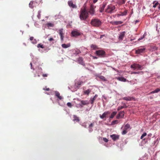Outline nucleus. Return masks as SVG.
<instances>
[{
    "label": "nucleus",
    "mask_w": 160,
    "mask_h": 160,
    "mask_svg": "<svg viewBox=\"0 0 160 160\" xmlns=\"http://www.w3.org/2000/svg\"><path fill=\"white\" fill-rule=\"evenodd\" d=\"M106 5L105 3H103L102 6L100 7L99 9V12H102L104 10V8Z\"/></svg>",
    "instance_id": "nucleus-18"
},
{
    "label": "nucleus",
    "mask_w": 160,
    "mask_h": 160,
    "mask_svg": "<svg viewBox=\"0 0 160 160\" xmlns=\"http://www.w3.org/2000/svg\"><path fill=\"white\" fill-rule=\"evenodd\" d=\"M95 58H97V57H95Z\"/></svg>",
    "instance_id": "nucleus-60"
},
{
    "label": "nucleus",
    "mask_w": 160,
    "mask_h": 160,
    "mask_svg": "<svg viewBox=\"0 0 160 160\" xmlns=\"http://www.w3.org/2000/svg\"><path fill=\"white\" fill-rule=\"evenodd\" d=\"M142 72H132L131 73V74H139V73H140Z\"/></svg>",
    "instance_id": "nucleus-42"
},
{
    "label": "nucleus",
    "mask_w": 160,
    "mask_h": 160,
    "mask_svg": "<svg viewBox=\"0 0 160 160\" xmlns=\"http://www.w3.org/2000/svg\"><path fill=\"white\" fill-rule=\"evenodd\" d=\"M152 135V134H149L148 135V136H151Z\"/></svg>",
    "instance_id": "nucleus-58"
},
{
    "label": "nucleus",
    "mask_w": 160,
    "mask_h": 160,
    "mask_svg": "<svg viewBox=\"0 0 160 160\" xmlns=\"http://www.w3.org/2000/svg\"><path fill=\"white\" fill-rule=\"evenodd\" d=\"M116 9L115 5L111 4L108 5L105 10V12L110 14L113 12L114 10Z\"/></svg>",
    "instance_id": "nucleus-3"
},
{
    "label": "nucleus",
    "mask_w": 160,
    "mask_h": 160,
    "mask_svg": "<svg viewBox=\"0 0 160 160\" xmlns=\"http://www.w3.org/2000/svg\"><path fill=\"white\" fill-rule=\"evenodd\" d=\"M105 36L104 35H101L100 38L101 39L103 37Z\"/></svg>",
    "instance_id": "nucleus-54"
},
{
    "label": "nucleus",
    "mask_w": 160,
    "mask_h": 160,
    "mask_svg": "<svg viewBox=\"0 0 160 160\" xmlns=\"http://www.w3.org/2000/svg\"><path fill=\"white\" fill-rule=\"evenodd\" d=\"M125 32L124 31L121 32L119 37L118 39L120 40H122L125 36Z\"/></svg>",
    "instance_id": "nucleus-15"
},
{
    "label": "nucleus",
    "mask_w": 160,
    "mask_h": 160,
    "mask_svg": "<svg viewBox=\"0 0 160 160\" xmlns=\"http://www.w3.org/2000/svg\"><path fill=\"white\" fill-rule=\"evenodd\" d=\"M110 112L109 111H106L104 112L102 114L99 115L100 117L102 119H103L108 117V115L110 114Z\"/></svg>",
    "instance_id": "nucleus-7"
},
{
    "label": "nucleus",
    "mask_w": 160,
    "mask_h": 160,
    "mask_svg": "<svg viewBox=\"0 0 160 160\" xmlns=\"http://www.w3.org/2000/svg\"><path fill=\"white\" fill-rule=\"evenodd\" d=\"M71 34L73 37H76L81 35L80 33L78 31H73L71 32Z\"/></svg>",
    "instance_id": "nucleus-8"
},
{
    "label": "nucleus",
    "mask_w": 160,
    "mask_h": 160,
    "mask_svg": "<svg viewBox=\"0 0 160 160\" xmlns=\"http://www.w3.org/2000/svg\"><path fill=\"white\" fill-rule=\"evenodd\" d=\"M146 36V33H145L144 35H143V36L142 37H141L140 38H139L138 39V40L139 41H140L141 40H142V39H143V38H145V36Z\"/></svg>",
    "instance_id": "nucleus-40"
},
{
    "label": "nucleus",
    "mask_w": 160,
    "mask_h": 160,
    "mask_svg": "<svg viewBox=\"0 0 160 160\" xmlns=\"http://www.w3.org/2000/svg\"><path fill=\"white\" fill-rule=\"evenodd\" d=\"M160 91V88H156L155 90L151 92L150 93H157Z\"/></svg>",
    "instance_id": "nucleus-27"
},
{
    "label": "nucleus",
    "mask_w": 160,
    "mask_h": 160,
    "mask_svg": "<svg viewBox=\"0 0 160 160\" xmlns=\"http://www.w3.org/2000/svg\"><path fill=\"white\" fill-rule=\"evenodd\" d=\"M128 12V11L126 10H125L124 12H120V14H118L117 15V16L118 17H119L120 16H125L127 15Z\"/></svg>",
    "instance_id": "nucleus-16"
},
{
    "label": "nucleus",
    "mask_w": 160,
    "mask_h": 160,
    "mask_svg": "<svg viewBox=\"0 0 160 160\" xmlns=\"http://www.w3.org/2000/svg\"><path fill=\"white\" fill-rule=\"evenodd\" d=\"M98 0H93V2L95 3L98 1Z\"/></svg>",
    "instance_id": "nucleus-55"
},
{
    "label": "nucleus",
    "mask_w": 160,
    "mask_h": 160,
    "mask_svg": "<svg viewBox=\"0 0 160 160\" xmlns=\"http://www.w3.org/2000/svg\"><path fill=\"white\" fill-rule=\"evenodd\" d=\"M47 26L48 27H53V24L51 23H48L47 24Z\"/></svg>",
    "instance_id": "nucleus-35"
},
{
    "label": "nucleus",
    "mask_w": 160,
    "mask_h": 160,
    "mask_svg": "<svg viewBox=\"0 0 160 160\" xmlns=\"http://www.w3.org/2000/svg\"><path fill=\"white\" fill-rule=\"evenodd\" d=\"M158 9L160 10V3L159 4V6L158 7Z\"/></svg>",
    "instance_id": "nucleus-56"
},
{
    "label": "nucleus",
    "mask_w": 160,
    "mask_h": 160,
    "mask_svg": "<svg viewBox=\"0 0 160 160\" xmlns=\"http://www.w3.org/2000/svg\"><path fill=\"white\" fill-rule=\"evenodd\" d=\"M41 11H38V14L37 16V17L39 19H40V18L41 17Z\"/></svg>",
    "instance_id": "nucleus-36"
},
{
    "label": "nucleus",
    "mask_w": 160,
    "mask_h": 160,
    "mask_svg": "<svg viewBox=\"0 0 160 160\" xmlns=\"http://www.w3.org/2000/svg\"><path fill=\"white\" fill-rule=\"evenodd\" d=\"M103 140L106 142H108V140L105 138H103Z\"/></svg>",
    "instance_id": "nucleus-45"
},
{
    "label": "nucleus",
    "mask_w": 160,
    "mask_h": 160,
    "mask_svg": "<svg viewBox=\"0 0 160 160\" xmlns=\"http://www.w3.org/2000/svg\"><path fill=\"white\" fill-rule=\"evenodd\" d=\"M122 99L126 101H131L132 100V98L130 97H125L122 98Z\"/></svg>",
    "instance_id": "nucleus-29"
},
{
    "label": "nucleus",
    "mask_w": 160,
    "mask_h": 160,
    "mask_svg": "<svg viewBox=\"0 0 160 160\" xmlns=\"http://www.w3.org/2000/svg\"><path fill=\"white\" fill-rule=\"evenodd\" d=\"M127 0H119V3L120 4H124Z\"/></svg>",
    "instance_id": "nucleus-33"
},
{
    "label": "nucleus",
    "mask_w": 160,
    "mask_h": 160,
    "mask_svg": "<svg viewBox=\"0 0 160 160\" xmlns=\"http://www.w3.org/2000/svg\"><path fill=\"white\" fill-rule=\"evenodd\" d=\"M33 39L34 38L32 37H31L30 38V39L31 41H32V40H33Z\"/></svg>",
    "instance_id": "nucleus-52"
},
{
    "label": "nucleus",
    "mask_w": 160,
    "mask_h": 160,
    "mask_svg": "<svg viewBox=\"0 0 160 160\" xmlns=\"http://www.w3.org/2000/svg\"><path fill=\"white\" fill-rule=\"evenodd\" d=\"M62 46L63 48H66L70 47V43L68 44H62Z\"/></svg>",
    "instance_id": "nucleus-23"
},
{
    "label": "nucleus",
    "mask_w": 160,
    "mask_h": 160,
    "mask_svg": "<svg viewBox=\"0 0 160 160\" xmlns=\"http://www.w3.org/2000/svg\"><path fill=\"white\" fill-rule=\"evenodd\" d=\"M30 65H31V69H32V63H30Z\"/></svg>",
    "instance_id": "nucleus-57"
},
{
    "label": "nucleus",
    "mask_w": 160,
    "mask_h": 160,
    "mask_svg": "<svg viewBox=\"0 0 160 160\" xmlns=\"http://www.w3.org/2000/svg\"><path fill=\"white\" fill-rule=\"evenodd\" d=\"M42 76L43 77H47L48 76V75L46 74H43L42 75Z\"/></svg>",
    "instance_id": "nucleus-51"
},
{
    "label": "nucleus",
    "mask_w": 160,
    "mask_h": 160,
    "mask_svg": "<svg viewBox=\"0 0 160 160\" xmlns=\"http://www.w3.org/2000/svg\"><path fill=\"white\" fill-rule=\"evenodd\" d=\"M91 92V90L90 89H88L83 92V94H84L88 95L89 93Z\"/></svg>",
    "instance_id": "nucleus-25"
},
{
    "label": "nucleus",
    "mask_w": 160,
    "mask_h": 160,
    "mask_svg": "<svg viewBox=\"0 0 160 160\" xmlns=\"http://www.w3.org/2000/svg\"><path fill=\"white\" fill-rule=\"evenodd\" d=\"M131 68H132L134 70H141L143 68L142 66L136 63L131 65Z\"/></svg>",
    "instance_id": "nucleus-4"
},
{
    "label": "nucleus",
    "mask_w": 160,
    "mask_h": 160,
    "mask_svg": "<svg viewBox=\"0 0 160 160\" xmlns=\"http://www.w3.org/2000/svg\"><path fill=\"white\" fill-rule=\"evenodd\" d=\"M92 129L91 130H89V131H90V132H92Z\"/></svg>",
    "instance_id": "nucleus-59"
},
{
    "label": "nucleus",
    "mask_w": 160,
    "mask_h": 160,
    "mask_svg": "<svg viewBox=\"0 0 160 160\" xmlns=\"http://www.w3.org/2000/svg\"><path fill=\"white\" fill-rule=\"evenodd\" d=\"M156 2V1H154L153 2V4H154V5H153V7L154 8H156L157 6L159 4V3L158 2Z\"/></svg>",
    "instance_id": "nucleus-32"
},
{
    "label": "nucleus",
    "mask_w": 160,
    "mask_h": 160,
    "mask_svg": "<svg viewBox=\"0 0 160 160\" xmlns=\"http://www.w3.org/2000/svg\"><path fill=\"white\" fill-rule=\"evenodd\" d=\"M101 22L97 18L92 19L91 22V24L94 27H98L101 25Z\"/></svg>",
    "instance_id": "nucleus-2"
},
{
    "label": "nucleus",
    "mask_w": 160,
    "mask_h": 160,
    "mask_svg": "<svg viewBox=\"0 0 160 160\" xmlns=\"http://www.w3.org/2000/svg\"><path fill=\"white\" fill-rule=\"evenodd\" d=\"M96 8L95 6L93 4H91L88 13L91 15H93L95 13V8Z\"/></svg>",
    "instance_id": "nucleus-6"
},
{
    "label": "nucleus",
    "mask_w": 160,
    "mask_h": 160,
    "mask_svg": "<svg viewBox=\"0 0 160 160\" xmlns=\"http://www.w3.org/2000/svg\"><path fill=\"white\" fill-rule=\"evenodd\" d=\"M91 48L93 50H96L98 49L97 46L94 44H91Z\"/></svg>",
    "instance_id": "nucleus-26"
},
{
    "label": "nucleus",
    "mask_w": 160,
    "mask_h": 160,
    "mask_svg": "<svg viewBox=\"0 0 160 160\" xmlns=\"http://www.w3.org/2000/svg\"><path fill=\"white\" fill-rule=\"evenodd\" d=\"M124 111H122L120 112L117 117L118 119L119 118H123L124 116Z\"/></svg>",
    "instance_id": "nucleus-14"
},
{
    "label": "nucleus",
    "mask_w": 160,
    "mask_h": 160,
    "mask_svg": "<svg viewBox=\"0 0 160 160\" xmlns=\"http://www.w3.org/2000/svg\"><path fill=\"white\" fill-rule=\"evenodd\" d=\"M58 33L60 35V36L61 39L62 41L63 40L64 38V33L63 32V29H61L59 30Z\"/></svg>",
    "instance_id": "nucleus-11"
},
{
    "label": "nucleus",
    "mask_w": 160,
    "mask_h": 160,
    "mask_svg": "<svg viewBox=\"0 0 160 160\" xmlns=\"http://www.w3.org/2000/svg\"><path fill=\"white\" fill-rule=\"evenodd\" d=\"M122 106L123 108H127V106L125 103L123 104V105Z\"/></svg>",
    "instance_id": "nucleus-50"
},
{
    "label": "nucleus",
    "mask_w": 160,
    "mask_h": 160,
    "mask_svg": "<svg viewBox=\"0 0 160 160\" xmlns=\"http://www.w3.org/2000/svg\"><path fill=\"white\" fill-rule=\"evenodd\" d=\"M68 4L69 7L72 8H77V6L73 3L72 1H68Z\"/></svg>",
    "instance_id": "nucleus-12"
},
{
    "label": "nucleus",
    "mask_w": 160,
    "mask_h": 160,
    "mask_svg": "<svg viewBox=\"0 0 160 160\" xmlns=\"http://www.w3.org/2000/svg\"><path fill=\"white\" fill-rule=\"evenodd\" d=\"M110 136L114 141H115L116 140L118 139L119 137V135L115 134L111 135Z\"/></svg>",
    "instance_id": "nucleus-10"
},
{
    "label": "nucleus",
    "mask_w": 160,
    "mask_h": 160,
    "mask_svg": "<svg viewBox=\"0 0 160 160\" xmlns=\"http://www.w3.org/2000/svg\"><path fill=\"white\" fill-rule=\"evenodd\" d=\"M93 123H91V124L89 125V128H90L91 127H93Z\"/></svg>",
    "instance_id": "nucleus-49"
},
{
    "label": "nucleus",
    "mask_w": 160,
    "mask_h": 160,
    "mask_svg": "<svg viewBox=\"0 0 160 160\" xmlns=\"http://www.w3.org/2000/svg\"><path fill=\"white\" fill-rule=\"evenodd\" d=\"M118 122V121L117 120H114L112 122V124H117V123Z\"/></svg>",
    "instance_id": "nucleus-43"
},
{
    "label": "nucleus",
    "mask_w": 160,
    "mask_h": 160,
    "mask_svg": "<svg viewBox=\"0 0 160 160\" xmlns=\"http://www.w3.org/2000/svg\"><path fill=\"white\" fill-rule=\"evenodd\" d=\"M81 104H80L81 106L82 105H85L88 104L89 103V102L87 100H82L81 101Z\"/></svg>",
    "instance_id": "nucleus-19"
},
{
    "label": "nucleus",
    "mask_w": 160,
    "mask_h": 160,
    "mask_svg": "<svg viewBox=\"0 0 160 160\" xmlns=\"http://www.w3.org/2000/svg\"><path fill=\"white\" fill-rule=\"evenodd\" d=\"M123 106H119L117 108L118 111H119L121 109H122V108H123Z\"/></svg>",
    "instance_id": "nucleus-44"
},
{
    "label": "nucleus",
    "mask_w": 160,
    "mask_h": 160,
    "mask_svg": "<svg viewBox=\"0 0 160 160\" xmlns=\"http://www.w3.org/2000/svg\"><path fill=\"white\" fill-rule=\"evenodd\" d=\"M89 17L88 12L85 7L81 8L80 12L79 18L81 20H86Z\"/></svg>",
    "instance_id": "nucleus-1"
},
{
    "label": "nucleus",
    "mask_w": 160,
    "mask_h": 160,
    "mask_svg": "<svg viewBox=\"0 0 160 160\" xmlns=\"http://www.w3.org/2000/svg\"><path fill=\"white\" fill-rule=\"evenodd\" d=\"M114 69L115 70V71H117V70L116 69Z\"/></svg>",
    "instance_id": "nucleus-62"
},
{
    "label": "nucleus",
    "mask_w": 160,
    "mask_h": 160,
    "mask_svg": "<svg viewBox=\"0 0 160 160\" xmlns=\"http://www.w3.org/2000/svg\"><path fill=\"white\" fill-rule=\"evenodd\" d=\"M73 121L77 122H78L80 121L79 118L76 115H73Z\"/></svg>",
    "instance_id": "nucleus-20"
},
{
    "label": "nucleus",
    "mask_w": 160,
    "mask_h": 160,
    "mask_svg": "<svg viewBox=\"0 0 160 160\" xmlns=\"http://www.w3.org/2000/svg\"><path fill=\"white\" fill-rule=\"evenodd\" d=\"M139 22V21L138 20H136L135 21V24H136L137 23Z\"/></svg>",
    "instance_id": "nucleus-53"
},
{
    "label": "nucleus",
    "mask_w": 160,
    "mask_h": 160,
    "mask_svg": "<svg viewBox=\"0 0 160 160\" xmlns=\"http://www.w3.org/2000/svg\"><path fill=\"white\" fill-rule=\"evenodd\" d=\"M78 63H79L81 65H84V63L83 62V59L81 57H79L78 59Z\"/></svg>",
    "instance_id": "nucleus-22"
},
{
    "label": "nucleus",
    "mask_w": 160,
    "mask_h": 160,
    "mask_svg": "<svg viewBox=\"0 0 160 160\" xmlns=\"http://www.w3.org/2000/svg\"><path fill=\"white\" fill-rule=\"evenodd\" d=\"M143 140H145V138H144V139H143Z\"/></svg>",
    "instance_id": "nucleus-61"
},
{
    "label": "nucleus",
    "mask_w": 160,
    "mask_h": 160,
    "mask_svg": "<svg viewBox=\"0 0 160 160\" xmlns=\"http://www.w3.org/2000/svg\"><path fill=\"white\" fill-rule=\"evenodd\" d=\"M96 53L98 56L104 57L106 53L103 50H98L96 51Z\"/></svg>",
    "instance_id": "nucleus-5"
},
{
    "label": "nucleus",
    "mask_w": 160,
    "mask_h": 160,
    "mask_svg": "<svg viewBox=\"0 0 160 160\" xmlns=\"http://www.w3.org/2000/svg\"><path fill=\"white\" fill-rule=\"evenodd\" d=\"M67 106L70 107H71L72 106V104L71 102H68L67 103Z\"/></svg>",
    "instance_id": "nucleus-47"
},
{
    "label": "nucleus",
    "mask_w": 160,
    "mask_h": 160,
    "mask_svg": "<svg viewBox=\"0 0 160 160\" xmlns=\"http://www.w3.org/2000/svg\"><path fill=\"white\" fill-rule=\"evenodd\" d=\"M145 50V48L143 47L141 48H139L137 50H136L135 53L136 54H140L144 52Z\"/></svg>",
    "instance_id": "nucleus-9"
},
{
    "label": "nucleus",
    "mask_w": 160,
    "mask_h": 160,
    "mask_svg": "<svg viewBox=\"0 0 160 160\" xmlns=\"http://www.w3.org/2000/svg\"><path fill=\"white\" fill-rule=\"evenodd\" d=\"M117 114V112H113L111 114V116L110 117V118H113L114 116L116 115Z\"/></svg>",
    "instance_id": "nucleus-30"
},
{
    "label": "nucleus",
    "mask_w": 160,
    "mask_h": 160,
    "mask_svg": "<svg viewBox=\"0 0 160 160\" xmlns=\"http://www.w3.org/2000/svg\"><path fill=\"white\" fill-rule=\"evenodd\" d=\"M98 77L103 81H106L107 80L105 77L103 76L100 75Z\"/></svg>",
    "instance_id": "nucleus-31"
},
{
    "label": "nucleus",
    "mask_w": 160,
    "mask_h": 160,
    "mask_svg": "<svg viewBox=\"0 0 160 160\" xmlns=\"http://www.w3.org/2000/svg\"><path fill=\"white\" fill-rule=\"evenodd\" d=\"M116 79L120 81L125 82L127 81L126 79L122 77L116 78Z\"/></svg>",
    "instance_id": "nucleus-21"
},
{
    "label": "nucleus",
    "mask_w": 160,
    "mask_h": 160,
    "mask_svg": "<svg viewBox=\"0 0 160 160\" xmlns=\"http://www.w3.org/2000/svg\"><path fill=\"white\" fill-rule=\"evenodd\" d=\"M37 47L38 48H44V47L43 46V45L41 44H38L37 45Z\"/></svg>",
    "instance_id": "nucleus-34"
},
{
    "label": "nucleus",
    "mask_w": 160,
    "mask_h": 160,
    "mask_svg": "<svg viewBox=\"0 0 160 160\" xmlns=\"http://www.w3.org/2000/svg\"><path fill=\"white\" fill-rule=\"evenodd\" d=\"M55 95L59 99L62 100L63 98L60 95V94L58 91H55Z\"/></svg>",
    "instance_id": "nucleus-17"
},
{
    "label": "nucleus",
    "mask_w": 160,
    "mask_h": 160,
    "mask_svg": "<svg viewBox=\"0 0 160 160\" xmlns=\"http://www.w3.org/2000/svg\"><path fill=\"white\" fill-rule=\"evenodd\" d=\"M43 90H44L48 91L50 89L49 88H47L46 87H45L43 88Z\"/></svg>",
    "instance_id": "nucleus-46"
},
{
    "label": "nucleus",
    "mask_w": 160,
    "mask_h": 160,
    "mask_svg": "<svg viewBox=\"0 0 160 160\" xmlns=\"http://www.w3.org/2000/svg\"><path fill=\"white\" fill-rule=\"evenodd\" d=\"M128 132V130H126L123 129V131L122 132V135H125Z\"/></svg>",
    "instance_id": "nucleus-37"
},
{
    "label": "nucleus",
    "mask_w": 160,
    "mask_h": 160,
    "mask_svg": "<svg viewBox=\"0 0 160 160\" xmlns=\"http://www.w3.org/2000/svg\"><path fill=\"white\" fill-rule=\"evenodd\" d=\"M129 128L130 129V126L129 124H127L124 127V128L123 129L126 130H128V129Z\"/></svg>",
    "instance_id": "nucleus-28"
},
{
    "label": "nucleus",
    "mask_w": 160,
    "mask_h": 160,
    "mask_svg": "<svg viewBox=\"0 0 160 160\" xmlns=\"http://www.w3.org/2000/svg\"><path fill=\"white\" fill-rule=\"evenodd\" d=\"M80 53V51L78 50H75V52H74V54H79Z\"/></svg>",
    "instance_id": "nucleus-41"
},
{
    "label": "nucleus",
    "mask_w": 160,
    "mask_h": 160,
    "mask_svg": "<svg viewBox=\"0 0 160 160\" xmlns=\"http://www.w3.org/2000/svg\"><path fill=\"white\" fill-rule=\"evenodd\" d=\"M123 22L122 21H111L110 22V23L113 25H117L121 24Z\"/></svg>",
    "instance_id": "nucleus-13"
},
{
    "label": "nucleus",
    "mask_w": 160,
    "mask_h": 160,
    "mask_svg": "<svg viewBox=\"0 0 160 160\" xmlns=\"http://www.w3.org/2000/svg\"><path fill=\"white\" fill-rule=\"evenodd\" d=\"M147 135V134L146 132H144L141 136L140 137L141 139H142L144 137L146 136Z\"/></svg>",
    "instance_id": "nucleus-38"
},
{
    "label": "nucleus",
    "mask_w": 160,
    "mask_h": 160,
    "mask_svg": "<svg viewBox=\"0 0 160 160\" xmlns=\"http://www.w3.org/2000/svg\"><path fill=\"white\" fill-rule=\"evenodd\" d=\"M98 95L97 94H96L94 97L92 98L91 99V103L92 104H93L94 101L98 97Z\"/></svg>",
    "instance_id": "nucleus-24"
},
{
    "label": "nucleus",
    "mask_w": 160,
    "mask_h": 160,
    "mask_svg": "<svg viewBox=\"0 0 160 160\" xmlns=\"http://www.w3.org/2000/svg\"><path fill=\"white\" fill-rule=\"evenodd\" d=\"M49 41L51 42L54 40V39L52 38H51L48 39Z\"/></svg>",
    "instance_id": "nucleus-48"
},
{
    "label": "nucleus",
    "mask_w": 160,
    "mask_h": 160,
    "mask_svg": "<svg viewBox=\"0 0 160 160\" xmlns=\"http://www.w3.org/2000/svg\"><path fill=\"white\" fill-rule=\"evenodd\" d=\"M33 1H31L30 2L29 4V6L31 8H33V7L32 6V4L33 3Z\"/></svg>",
    "instance_id": "nucleus-39"
}]
</instances>
